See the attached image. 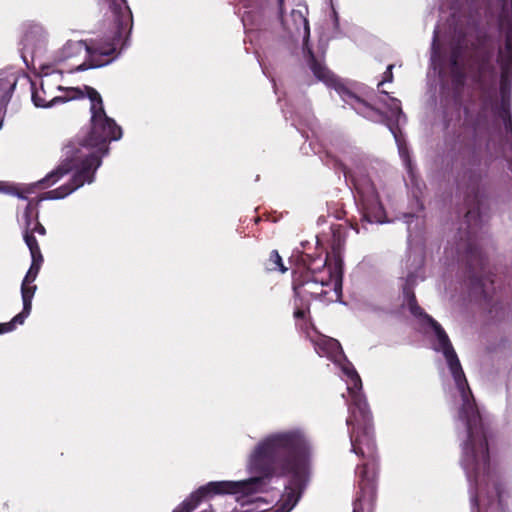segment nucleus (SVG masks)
Wrapping results in <instances>:
<instances>
[{
    "instance_id": "9d476101",
    "label": "nucleus",
    "mask_w": 512,
    "mask_h": 512,
    "mask_svg": "<svg viewBox=\"0 0 512 512\" xmlns=\"http://www.w3.org/2000/svg\"><path fill=\"white\" fill-rule=\"evenodd\" d=\"M36 285L33 282L22 281L21 296L23 302V310L14 316L10 322L0 323L6 332H12L16 329L17 325H22L26 318L30 315L32 309V299L36 292Z\"/></svg>"
},
{
    "instance_id": "2eb2a0df",
    "label": "nucleus",
    "mask_w": 512,
    "mask_h": 512,
    "mask_svg": "<svg viewBox=\"0 0 512 512\" xmlns=\"http://www.w3.org/2000/svg\"><path fill=\"white\" fill-rule=\"evenodd\" d=\"M0 192H4L7 194L17 195L19 198H26L27 195L35 193L34 186L31 184H9L0 182Z\"/></svg>"
},
{
    "instance_id": "9b49d317",
    "label": "nucleus",
    "mask_w": 512,
    "mask_h": 512,
    "mask_svg": "<svg viewBox=\"0 0 512 512\" xmlns=\"http://www.w3.org/2000/svg\"><path fill=\"white\" fill-rule=\"evenodd\" d=\"M19 223L23 228V235L25 243L27 244V237L36 239L34 233L40 235L45 234V228L38 222V213L36 211V204L29 202L19 219Z\"/></svg>"
},
{
    "instance_id": "7ed1b4c3",
    "label": "nucleus",
    "mask_w": 512,
    "mask_h": 512,
    "mask_svg": "<svg viewBox=\"0 0 512 512\" xmlns=\"http://www.w3.org/2000/svg\"><path fill=\"white\" fill-rule=\"evenodd\" d=\"M84 91L90 100L91 130L78 143L66 146V161L42 180L31 183L34 191L45 189L58 183L69 172H73L68 183L45 192L40 200L63 199L84 183H91L95 171L101 165L102 157L108 153V142L118 140L122 136L121 128L106 115L100 94L91 87H85Z\"/></svg>"
},
{
    "instance_id": "6e6552de",
    "label": "nucleus",
    "mask_w": 512,
    "mask_h": 512,
    "mask_svg": "<svg viewBox=\"0 0 512 512\" xmlns=\"http://www.w3.org/2000/svg\"><path fill=\"white\" fill-rule=\"evenodd\" d=\"M312 341L318 355L327 357L341 370L343 377H346L347 390L350 392L351 387L348 381L352 379V370L350 362L344 355L339 342L325 335H317Z\"/></svg>"
},
{
    "instance_id": "f8f14e48",
    "label": "nucleus",
    "mask_w": 512,
    "mask_h": 512,
    "mask_svg": "<svg viewBox=\"0 0 512 512\" xmlns=\"http://www.w3.org/2000/svg\"><path fill=\"white\" fill-rule=\"evenodd\" d=\"M499 63L502 70V78L505 79L512 71V19L508 22L505 47L499 51Z\"/></svg>"
},
{
    "instance_id": "39448f33",
    "label": "nucleus",
    "mask_w": 512,
    "mask_h": 512,
    "mask_svg": "<svg viewBox=\"0 0 512 512\" xmlns=\"http://www.w3.org/2000/svg\"><path fill=\"white\" fill-rule=\"evenodd\" d=\"M305 13L306 8L304 6L293 9L288 17H282V23L287 30L296 32L303 38V50L304 53L309 56L310 68L315 77L320 81H323L326 85L334 87L335 91L341 98H352V93L349 88L335 77L321 61L314 58L311 49L308 46L310 29Z\"/></svg>"
},
{
    "instance_id": "423d86ee",
    "label": "nucleus",
    "mask_w": 512,
    "mask_h": 512,
    "mask_svg": "<svg viewBox=\"0 0 512 512\" xmlns=\"http://www.w3.org/2000/svg\"><path fill=\"white\" fill-rule=\"evenodd\" d=\"M312 276L305 282H294V292L297 297L319 300L324 304L337 302L341 297V283L337 276H333L326 267L325 261L320 260L319 265L309 267Z\"/></svg>"
},
{
    "instance_id": "4468645a",
    "label": "nucleus",
    "mask_w": 512,
    "mask_h": 512,
    "mask_svg": "<svg viewBox=\"0 0 512 512\" xmlns=\"http://www.w3.org/2000/svg\"><path fill=\"white\" fill-rule=\"evenodd\" d=\"M16 86V78L10 74L0 78V107L5 106Z\"/></svg>"
},
{
    "instance_id": "4be33fe9",
    "label": "nucleus",
    "mask_w": 512,
    "mask_h": 512,
    "mask_svg": "<svg viewBox=\"0 0 512 512\" xmlns=\"http://www.w3.org/2000/svg\"><path fill=\"white\" fill-rule=\"evenodd\" d=\"M296 305V309L294 311V316L295 318H304L305 315H306V309L303 308V307H299L298 304H295Z\"/></svg>"
},
{
    "instance_id": "1a4fd4ad",
    "label": "nucleus",
    "mask_w": 512,
    "mask_h": 512,
    "mask_svg": "<svg viewBox=\"0 0 512 512\" xmlns=\"http://www.w3.org/2000/svg\"><path fill=\"white\" fill-rule=\"evenodd\" d=\"M358 207L363 218L370 223H383L385 213L372 183L365 182L357 187Z\"/></svg>"
},
{
    "instance_id": "a211bd4d",
    "label": "nucleus",
    "mask_w": 512,
    "mask_h": 512,
    "mask_svg": "<svg viewBox=\"0 0 512 512\" xmlns=\"http://www.w3.org/2000/svg\"><path fill=\"white\" fill-rule=\"evenodd\" d=\"M269 269L270 270H276L278 269L281 273H285L287 271V268L282 263V258L278 254L277 251H272L269 258Z\"/></svg>"
},
{
    "instance_id": "dca6fc26",
    "label": "nucleus",
    "mask_w": 512,
    "mask_h": 512,
    "mask_svg": "<svg viewBox=\"0 0 512 512\" xmlns=\"http://www.w3.org/2000/svg\"><path fill=\"white\" fill-rule=\"evenodd\" d=\"M354 390L356 388H361V379L359 375L354 371ZM357 407L359 413L363 416L364 419L368 417L369 409L366 400L358 393L354 391V408Z\"/></svg>"
},
{
    "instance_id": "ddd939ff",
    "label": "nucleus",
    "mask_w": 512,
    "mask_h": 512,
    "mask_svg": "<svg viewBox=\"0 0 512 512\" xmlns=\"http://www.w3.org/2000/svg\"><path fill=\"white\" fill-rule=\"evenodd\" d=\"M27 246L30 250L32 263L31 266L26 273L23 281L25 282H34L38 276L43 258L40 252V248L38 246L37 240L27 237Z\"/></svg>"
},
{
    "instance_id": "b1692460",
    "label": "nucleus",
    "mask_w": 512,
    "mask_h": 512,
    "mask_svg": "<svg viewBox=\"0 0 512 512\" xmlns=\"http://www.w3.org/2000/svg\"><path fill=\"white\" fill-rule=\"evenodd\" d=\"M334 231H335V232H334V233H335V236L340 235V234L342 233V230H341V229H339V228H337V229H336V230H334Z\"/></svg>"
},
{
    "instance_id": "6ab92c4d",
    "label": "nucleus",
    "mask_w": 512,
    "mask_h": 512,
    "mask_svg": "<svg viewBox=\"0 0 512 512\" xmlns=\"http://www.w3.org/2000/svg\"><path fill=\"white\" fill-rule=\"evenodd\" d=\"M398 147H399V154H400L401 158L403 159L407 168L410 169L411 168L410 167V158H409L407 147L403 146L402 144H399Z\"/></svg>"
},
{
    "instance_id": "0eeeda50",
    "label": "nucleus",
    "mask_w": 512,
    "mask_h": 512,
    "mask_svg": "<svg viewBox=\"0 0 512 512\" xmlns=\"http://www.w3.org/2000/svg\"><path fill=\"white\" fill-rule=\"evenodd\" d=\"M60 75L50 74L41 78L39 87L32 92V101L36 107L49 108L83 96L84 91L77 88H65L59 84Z\"/></svg>"
},
{
    "instance_id": "5701e85b",
    "label": "nucleus",
    "mask_w": 512,
    "mask_h": 512,
    "mask_svg": "<svg viewBox=\"0 0 512 512\" xmlns=\"http://www.w3.org/2000/svg\"><path fill=\"white\" fill-rule=\"evenodd\" d=\"M391 102H392L391 109H392L393 113H395V114L400 116L401 109H400V106H399V102L395 98H391Z\"/></svg>"
},
{
    "instance_id": "393cba45",
    "label": "nucleus",
    "mask_w": 512,
    "mask_h": 512,
    "mask_svg": "<svg viewBox=\"0 0 512 512\" xmlns=\"http://www.w3.org/2000/svg\"><path fill=\"white\" fill-rule=\"evenodd\" d=\"M7 333L6 330L0 325V334Z\"/></svg>"
},
{
    "instance_id": "20e7f679",
    "label": "nucleus",
    "mask_w": 512,
    "mask_h": 512,
    "mask_svg": "<svg viewBox=\"0 0 512 512\" xmlns=\"http://www.w3.org/2000/svg\"><path fill=\"white\" fill-rule=\"evenodd\" d=\"M111 9L118 22V32L111 42L93 46L83 40H69L58 51L56 60L69 71H81L109 64L123 36L132 26V13L126 0H112Z\"/></svg>"
},
{
    "instance_id": "f03ea898",
    "label": "nucleus",
    "mask_w": 512,
    "mask_h": 512,
    "mask_svg": "<svg viewBox=\"0 0 512 512\" xmlns=\"http://www.w3.org/2000/svg\"><path fill=\"white\" fill-rule=\"evenodd\" d=\"M405 297L410 312L433 329L436 337L435 350L443 353L461 394L463 404L460 418L465 421L468 433V439L463 447L462 463L468 480L475 485L479 492L487 491L489 493L490 489H493L498 494V477L490 461L486 435L471 392L467 387L459 359L442 327L423 312L417 305L413 294L406 292Z\"/></svg>"
},
{
    "instance_id": "f3484780",
    "label": "nucleus",
    "mask_w": 512,
    "mask_h": 512,
    "mask_svg": "<svg viewBox=\"0 0 512 512\" xmlns=\"http://www.w3.org/2000/svg\"><path fill=\"white\" fill-rule=\"evenodd\" d=\"M354 110H357V112L363 113L365 116H368L369 118L373 120H378L381 118V113L374 109L373 107L369 106L364 100L361 98L354 96Z\"/></svg>"
},
{
    "instance_id": "aec40b11",
    "label": "nucleus",
    "mask_w": 512,
    "mask_h": 512,
    "mask_svg": "<svg viewBox=\"0 0 512 512\" xmlns=\"http://www.w3.org/2000/svg\"><path fill=\"white\" fill-rule=\"evenodd\" d=\"M392 68H393V65H389L387 67V71L384 73V78L381 82H379L378 86L382 85L384 82L392 81V79H393Z\"/></svg>"
},
{
    "instance_id": "412c9836",
    "label": "nucleus",
    "mask_w": 512,
    "mask_h": 512,
    "mask_svg": "<svg viewBox=\"0 0 512 512\" xmlns=\"http://www.w3.org/2000/svg\"><path fill=\"white\" fill-rule=\"evenodd\" d=\"M338 166H339V169L343 172L346 182L349 183L350 180L352 179L349 169L342 163H339Z\"/></svg>"
},
{
    "instance_id": "f257e3e1",
    "label": "nucleus",
    "mask_w": 512,
    "mask_h": 512,
    "mask_svg": "<svg viewBox=\"0 0 512 512\" xmlns=\"http://www.w3.org/2000/svg\"><path fill=\"white\" fill-rule=\"evenodd\" d=\"M314 448L301 428L271 432L249 453L248 479L213 481L200 487L173 512H193L202 499L235 496V506L223 512H290L299 502L312 474ZM201 512H215L212 507Z\"/></svg>"
}]
</instances>
